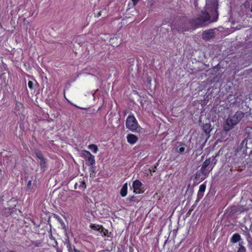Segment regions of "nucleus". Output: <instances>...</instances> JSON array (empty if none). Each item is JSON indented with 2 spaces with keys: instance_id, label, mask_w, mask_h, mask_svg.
I'll use <instances>...</instances> for the list:
<instances>
[{
  "instance_id": "1",
  "label": "nucleus",
  "mask_w": 252,
  "mask_h": 252,
  "mask_svg": "<svg viewBox=\"0 0 252 252\" xmlns=\"http://www.w3.org/2000/svg\"><path fill=\"white\" fill-rule=\"evenodd\" d=\"M217 0H206L205 11L202 12L201 15L198 18L194 20L193 23L198 27H202L207 21H216L218 16L217 10Z\"/></svg>"
},
{
  "instance_id": "2",
  "label": "nucleus",
  "mask_w": 252,
  "mask_h": 252,
  "mask_svg": "<svg viewBox=\"0 0 252 252\" xmlns=\"http://www.w3.org/2000/svg\"><path fill=\"white\" fill-rule=\"evenodd\" d=\"M244 116L242 112H237L233 116L229 117L225 121L223 125V129L228 131L232 129L237 125Z\"/></svg>"
},
{
  "instance_id": "3",
  "label": "nucleus",
  "mask_w": 252,
  "mask_h": 252,
  "mask_svg": "<svg viewBox=\"0 0 252 252\" xmlns=\"http://www.w3.org/2000/svg\"><path fill=\"white\" fill-rule=\"evenodd\" d=\"M126 128L132 132H140L142 129V128L138 124L136 119L132 113L130 114L126 118Z\"/></svg>"
},
{
  "instance_id": "4",
  "label": "nucleus",
  "mask_w": 252,
  "mask_h": 252,
  "mask_svg": "<svg viewBox=\"0 0 252 252\" xmlns=\"http://www.w3.org/2000/svg\"><path fill=\"white\" fill-rule=\"evenodd\" d=\"M90 227L92 229L97 231V235H100L102 236H106L107 235V230L104 229L101 225L95 224H91L90 225Z\"/></svg>"
},
{
  "instance_id": "5",
  "label": "nucleus",
  "mask_w": 252,
  "mask_h": 252,
  "mask_svg": "<svg viewBox=\"0 0 252 252\" xmlns=\"http://www.w3.org/2000/svg\"><path fill=\"white\" fill-rule=\"evenodd\" d=\"M35 154L38 158V161L39 162L41 169L44 171L47 167V159L44 158L43 155L40 152L36 151L35 152Z\"/></svg>"
},
{
  "instance_id": "6",
  "label": "nucleus",
  "mask_w": 252,
  "mask_h": 252,
  "mask_svg": "<svg viewBox=\"0 0 252 252\" xmlns=\"http://www.w3.org/2000/svg\"><path fill=\"white\" fill-rule=\"evenodd\" d=\"M210 163L211 158L207 159L204 161L201 168V172L202 174L206 176L208 174L209 172L212 170L213 168V166H210L208 167V169H207V168L209 166Z\"/></svg>"
},
{
  "instance_id": "7",
  "label": "nucleus",
  "mask_w": 252,
  "mask_h": 252,
  "mask_svg": "<svg viewBox=\"0 0 252 252\" xmlns=\"http://www.w3.org/2000/svg\"><path fill=\"white\" fill-rule=\"evenodd\" d=\"M142 185V183L138 180H135L132 184L133 192L135 193H141V187Z\"/></svg>"
},
{
  "instance_id": "8",
  "label": "nucleus",
  "mask_w": 252,
  "mask_h": 252,
  "mask_svg": "<svg viewBox=\"0 0 252 252\" xmlns=\"http://www.w3.org/2000/svg\"><path fill=\"white\" fill-rule=\"evenodd\" d=\"M127 142L131 145L135 144L138 141V137L133 134H128L126 136Z\"/></svg>"
},
{
  "instance_id": "9",
  "label": "nucleus",
  "mask_w": 252,
  "mask_h": 252,
  "mask_svg": "<svg viewBox=\"0 0 252 252\" xmlns=\"http://www.w3.org/2000/svg\"><path fill=\"white\" fill-rule=\"evenodd\" d=\"M213 36L214 33L212 30L204 31L202 33V38L205 40L210 39L212 38Z\"/></svg>"
},
{
  "instance_id": "10",
  "label": "nucleus",
  "mask_w": 252,
  "mask_h": 252,
  "mask_svg": "<svg viewBox=\"0 0 252 252\" xmlns=\"http://www.w3.org/2000/svg\"><path fill=\"white\" fill-rule=\"evenodd\" d=\"M86 188V183L84 181H79L78 182L76 183L74 185L75 189H79L81 190H84Z\"/></svg>"
},
{
  "instance_id": "11",
  "label": "nucleus",
  "mask_w": 252,
  "mask_h": 252,
  "mask_svg": "<svg viewBox=\"0 0 252 252\" xmlns=\"http://www.w3.org/2000/svg\"><path fill=\"white\" fill-rule=\"evenodd\" d=\"M127 192V183H125L120 191V194L122 197H125L126 195Z\"/></svg>"
},
{
  "instance_id": "12",
  "label": "nucleus",
  "mask_w": 252,
  "mask_h": 252,
  "mask_svg": "<svg viewBox=\"0 0 252 252\" xmlns=\"http://www.w3.org/2000/svg\"><path fill=\"white\" fill-rule=\"evenodd\" d=\"M241 239V236L238 233H235L233 235L231 238V241L232 243H237L238 242H239Z\"/></svg>"
},
{
  "instance_id": "13",
  "label": "nucleus",
  "mask_w": 252,
  "mask_h": 252,
  "mask_svg": "<svg viewBox=\"0 0 252 252\" xmlns=\"http://www.w3.org/2000/svg\"><path fill=\"white\" fill-rule=\"evenodd\" d=\"M86 159L89 165H93L95 163L94 157L93 155H90Z\"/></svg>"
},
{
  "instance_id": "14",
  "label": "nucleus",
  "mask_w": 252,
  "mask_h": 252,
  "mask_svg": "<svg viewBox=\"0 0 252 252\" xmlns=\"http://www.w3.org/2000/svg\"><path fill=\"white\" fill-rule=\"evenodd\" d=\"M203 129L206 133H209L212 129L211 128V125L209 124H206L203 126Z\"/></svg>"
},
{
  "instance_id": "15",
  "label": "nucleus",
  "mask_w": 252,
  "mask_h": 252,
  "mask_svg": "<svg viewBox=\"0 0 252 252\" xmlns=\"http://www.w3.org/2000/svg\"><path fill=\"white\" fill-rule=\"evenodd\" d=\"M88 148L94 153H96L98 151V148L97 146L94 144H90L88 146Z\"/></svg>"
},
{
  "instance_id": "16",
  "label": "nucleus",
  "mask_w": 252,
  "mask_h": 252,
  "mask_svg": "<svg viewBox=\"0 0 252 252\" xmlns=\"http://www.w3.org/2000/svg\"><path fill=\"white\" fill-rule=\"evenodd\" d=\"M238 250L237 252H246V250L245 247L243 246V242H239Z\"/></svg>"
},
{
  "instance_id": "17",
  "label": "nucleus",
  "mask_w": 252,
  "mask_h": 252,
  "mask_svg": "<svg viewBox=\"0 0 252 252\" xmlns=\"http://www.w3.org/2000/svg\"><path fill=\"white\" fill-rule=\"evenodd\" d=\"M92 154L91 153L88 151L84 150L82 151V157L86 159L88 157H89Z\"/></svg>"
},
{
  "instance_id": "18",
  "label": "nucleus",
  "mask_w": 252,
  "mask_h": 252,
  "mask_svg": "<svg viewBox=\"0 0 252 252\" xmlns=\"http://www.w3.org/2000/svg\"><path fill=\"white\" fill-rule=\"evenodd\" d=\"M176 150L179 153H183L185 151V148L180 145L177 147Z\"/></svg>"
},
{
  "instance_id": "19",
  "label": "nucleus",
  "mask_w": 252,
  "mask_h": 252,
  "mask_svg": "<svg viewBox=\"0 0 252 252\" xmlns=\"http://www.w3.org/2000/svg\"><path fill=\"white\" fill-rule=\"evenodd\" d=\"M206 189V186L204 184H202L199 186V192H203L205 191Z\"/></svg>"
},
{
  "instance_id": "20",
  "label": "nucleus",
  "mask_w": 252,
  "mask_h": 252,
  "mask_svg": "<svg viewBox=\"0 0 252 252\" xmlns=\"http://www.w3.org/2000/svg\"><path fill=\"white\" fill-rule=\"evenodd\" d=\"M23 105L21 103L19 102H16V108L17 109V110H20V109L22 108Z\"/></svg>"
},
{
  "instance_id": "21",
  "label": "nucleus",
  "mask_w": 252,
  "mask_h": 252,
  "mask_svg": "<svg viewBox=\"0 0 252 252\" xmlns=\"http://www.w3.org/2000/svg\"><path fill=\"white\" fill-rule=\"evenodd\" d=\"M33 82H32V81H29L28 82V87H29V88L30 89H31V90H32V89H33Z\"/></svg>"
},
{
  "instance_id": "22",
  "label": "nucleus",
  "mask_w": 252,
  "mask_h": 252,
  "mask_svg": "<svg viewBox=\"0 0 252 252\" xmlns=\"http://www.w3.org/2000/svg\"><path fill=\"white\" fill-rule=\"evenodd\" d=\"M133 2V4L135 5L139 0H131Z\"/></svg>"
},
{
  "instance_id": "23",
  "label": "nucleus",
  "mask_w": 252,
  "mask_h": 252,
  "mask_svg": "<svg viewBox=\"0 0 252 252\" xmlns=\"http://www.w3.org/2000/svg\"><path fill=\"white\" fill-rule=\"evenodd\" d=\"M75 252H80L79 251L77 250H74Z\"/></svg>"
},
{
  "instance_id": "24",
  "label": "nucleus",
  "mask_w": 252,
  "mask_h": 252,
  "mask_svg": "<svg viewBox=\"0 0 252 252\" xmlns=\"http://www.w3.org/2000/svg\"><path fill=\"white\" fill-rule=\"evenodd\" d=\"M13 252V251H9V252Z\"/></svg>"
}]
</instances>
